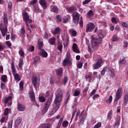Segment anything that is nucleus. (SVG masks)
Segmentation results:
<instances>
[{
	"mask_svg": "<svg viewBox=\"0 0 128 128\" xmlns=\"http://www.w3.org/2000/svg\"><path fill=\"white\" fill-rule=\"evenodd\" d=\"M24 60H23L22 59H20V60H19V64H18V66H19V68L20 69H22V66L24 64Z\"/></svg>",
	"mask_w": 128,
	"mask_h": 128,
	"instance_id": "nucleus-40",
	"label": "nucleus"
},
{
	"mask_svg": "<svg viewBox=\"0 0 128 128\" xmlns=\"http://www.w3.org/2000/svg\"><path fill=\"white\" fill-rule=\"evenodd\" d=\"M50 8L51 9V11L54 13H57L58 11V8L55 5H52Z\"/></svg>",
	"mask_w": 128,
	"mask_h": 128,
	"instance_id": "nucleus-24",
	"label": "nucleus"
},
{
	"mask_svg": "<svg viewBox=\"0 0 128 128\" xmlns=\"http://www.w3.org/2000/svg\"><path fill=\"white\" fill-rule=\"evenodd\" d=\"M40 102H45L46 99L44 96H40L38 98Z\"/></svg>",
	"mask_w": 128,
	"mask_h": 128,
	"instance_id": "nucleus-42",
	"label": "nucleus"
},
{
	"mask_svg": "<svg viewBox=\"0 0 128 128\" xmlns=\"http://www.w3.org/2000/svg\"><path fill=\"white\" fill-rule=\"evenodd\" d=\"M22 15L24 16L23 19L24 21L26 22V26L28 28L30 26L28 25V23L30 24L32 22V19H30V16L28 14V13L26 12H24L22 14Z\"/></svg>",
	"mask_w": 128,
	"mask_h": 128,
	"instance_id": "nucleus-3",
	"label": "nucleus"
},
{
	"mask_svg": "<svg viewBox=\"0 0 128 128\" xmlns=\"http://www.w3.org/2000/svg\"><path fill=\"white\" fill-rule=\"evenodd\" d=\"M128 102V94H126L124 96V104H126L127 102Z\"/></svg>",
	"mask_w": 128,
	"mask_h": 128,
	"instance_id": "nucleus-41",
	"label": "nucleus"
},
{
	"mask_svg": "<svg viewBox=\"0 0 128 128\" xmlns=\"http://www.w3.org/2000/svg\"><path fill=\"white\" fill-rule=\"evenodd\" d=\"M12 98V96H9L8 97H7L6 98H5L4 100V104H8V102Z\"/></svg>",
	"mask_w": 128,
	"mask_h": 128,
	"instance_id": "nucleus-37",
	"label": "nucleus"
},
{
	"mask_svg": "<svg viewBox=\"0 0 128 128\" xmlns=\"http://www.w3.org/2000/svg\"><path fill=\"white\" fill-rule=\"evenodd\" d=\"M30 99L32 102H34L35 100V96H34V91H30Z\"/></svg>",
	"mask_w": 128,
	"mask_h": 128,
	"instance_id": "nucleus-26",
	"label": "nucleus"
},
{
	"mask_svg": "<svg viewBox=\"0 0 128 128\" xmlns=\"http://www.w3.org/2000/svg\"><path fill=\"white\" fill-rule=\"evenodd\" d=\"M55 82V78L52 77L50 78V83L51 84H54Z\"/></svg>",
	"mask_w": 128,
	"mask_h": 128,
	"instance_id": "nucleus-63",
	"label": "nucleus"
},
{
	"mask_svg": "<svg viewBox=\"0 0 128 128\" xmlns=\"http://www.w3.org/2000/svg\"><path fill=\"white\" fill-rule=\"evenodd\" d=\"M14 80L16 81H20L21 80L20 76L18 74H14Z\"/></svg>",
	"mask_w": 128,
	"mask_h": 128,
	"instance_id": "nucleus-32",
	"label": "nucleus"
},
{
	"mask_svg": "<svg viewBox=\"0 0 128 128\" xmlns=\"http://www.w3.org/2000/svg\"><path fill=\"white\" fill-rule=\"evenodd\" d=\"M111 20L112 23H115V24L117 23L116 19L114 17L112 18Z\"/></svg>",
	"mask_w": 128,
	"mask_h": 128,
	"instance_id": "nucleus-64",
	"label": "nucleus"
},
{
	"mask_svg": "<svg viewBox=\"0 0 128 128\" xmlns=\"http://www.w3.org/2000/svg\"><path fill=\"white\" fill-rule=\"evenodd\" d=\"M51 124L49 123H45L40 124L39 128H51Z\"/></svg>",
	"mask_w": 128,
	"mask_h": 128,
	"instance_id": "nucleus-23",
	"label": "nucleus"
},
{
	"mask_svg": "<svg viewBox=\"0 0 128 128\" xmlns=\"http://www.w3.org/2000/svg\"><path fill=\"white\" fill-rule=\"evenodd\" d=\"M104 68H105L106 72H108V74L110 73L112 70L110 67H105Z\"/></svg>",
	"mask_w": 128,
	"mask_h": 128,
	"instance_id": "nucleus-61",
	"label": "nucleus"
},
{
	"mask_svg": "<svg viewBox=\"0 0 128 128\" xmlns=\"http://www.w3.org/2000/svg\"><path fill=\"white\" fill-rule=\"evenodd\" d=\"M122 24L123 28H128V24L126 23V22H122Z\"/></svg>",
	"mask_w": 128,
	"mask_h": 128,
	"instance_id": "nucleus-54",
	"label": "nucleus"
},
{
	"mask_svg": "<svg viewBox=\"0 0 128 128\" xmlns=\"http://www.w3.org/2000/svg\"><path fill=\"white\" fill-rule=\"evenodd\" d=\"M39 54L44 58H47L48 56V52L44 49L40 50Z\"/></svg>",
	"mask_w": 128,
	"mask_h": 128,
	"instance_id": "nucleus-13",
	"label": "nucleus"
},
{
	"mask_svg": "<svg viewBox=\"0 0 128 128\" xmlns=\"http://www.w3.org/2000/svg\"><path fill=\"white\" fill-rule=\"evenodd\" d=\"M56 18L57 19L58 22H60L62 20V16L60 15H57L56 16Z\"/></svg>",
	"mask_w": 128,
	"mask_h": 128,
	"instance_id": "nucleus-49",
	"label": "nucleus"
},
{
	"mask_svg": "<svg viewBox=\"0 0 128 128\" xmlns=\"http://www.w3.org/2000/svg\"><path fill=\"white\" fill-rule=\"evenodd\" d=\"M18 110L20 112H23L26 110V107L24 104H18Z\"/></svg>",
	"mask_w": 128,
	"mask_h": 128,
	"instance_id": "nucleus-20",
	"label": "nucleus"
},
{
	"mask_svg": "<svg viewBox=\"0 0 128 128\" xmlns=\"http://www.w3.org/2000/svg\"><path fill=\"white\" fill-rule=\"evenodd\" d=\"M122 90L121 88H119L118 89L116 94L114 102H117L118 100H120L121 98V96H122Z\"/></svg>",
	"mask_w": 128,
	"mask_h": 128,
	"instance_id": "nucleus-8",
	"label": "nucleus"
},
{
	"mask_svg": "<svg viewBox=\"0 0 128 128\" xmlns=\"http://www.w3.org/2000/svg\"><path fill=\"white\" fill-rule=\"evenodd\" d=\"M120 118H118L116 121V123L114 124V126L118 127L120 125Z\"/></svg>",
	"mask_w": 128,
	"mask_h": 128,
	"instance_id": "nucleus-43",
	"label": "nucleus"
},
{
	"mask_svg": "<svg viewBox=\"0 0 128 128\" xmlns=\"http://www.w3.org/2000/svg\"><path fill=\"white\" fill-rule=\"evenodd\" d=\"M92 72H89L88 75L85 76V78L86 80H88L89 82H90L91 80H92Z\"/></svg>",
	"mask_w": 128,
	"mask_h": 128,
	"instance_id": "nucleus-28",
	"label": "nucleus"
},
{
	"mask_svg": "<svg viewBox=\"0 0 128 128\" xmlns=\"http://www.w3.org/2000/svg\"><path fill=\"white\" fill-rule=\"evenodd\" d=\"M80 94V92L78 90H75L74 92V96H78Z\"/></svg>",
	"mask_w": 128,
	"mask_h": 128,
	"instance_id": "nucleus-58",
	"label": "nucleus"
},
{
	"mask_svg": "<svg viewBox=\"0 0 128 128\" xmlns=\"http://www.w3.org/2000/svg\"><path fill=\"white\" fill-rule=\"evenodd\" d=\"M42 40V38H40L38 40V48L40 50H43L42 48H43L44 43Z\"/></svg>",
	"mask_w": 128,
	"mask_h": 128,
	"instance_id": "nucleus-19",
	"label": "nucleus"
},
{
	"mask_svg": "<svg viewBox=\"0 0 128 128\" xmlns=\"http://www.w3.org/2000/svg\"><path fill=\"white\" fill-rule=\"evenodd\" d=\"M34 10L36 13H38L39 11V8L38 6H34Z\"/></svg>",
	"mask_w": 128,
	"mask_h": 128,
	"instance_id": "nucleus-52",
	"label": "nucleus"
},
{
	"mask_svg": "<svg viewBox=\"0 0 128 128\" xmlns=\"http://www.w3.org/2000/svg\"><path fill=\"white\" fill-rule=\"evenodd\" d=\"M76 6H72L70 7L66 8V10L69 12V13H73L74 11L76 10Z\"/></svg>",
	"mask_w": 128,
	"mask_h": 128,
	"instance_id": "nucleus-12",
	"label": "nucleus"
},
{
	"mask_svg": "<svg viewBox=\"0 0 128 128\" xmlns=\"http://www.w3.org/2000/svg\"><path fill=\"white\" fill-rule=\"evenodd\" d=\"M119 40V38L117 36L114 35L113 37L112 38V41L113 42H115L118 41Z\"/></svg>",
	"mask_w": 128,
	"mask_h": 128,
	"instance_id": "nucleus-44",
	"label": "nucleus"
},
{
	"mask_svg": "<svg viewBox=\"0 0 128 128\" xmlns=\"http://www.w3.org/2000/svg\"><path fill=\"white\" fill-rule=\"evenodd\" d=\"M72 22L74 23L76 26L78 24L80 21V15L77 12H74L73 13L72 16Z\"/></svg>",
	"mask_w": 128,
	"mask_h": 128,
	"instance_id": "nucleus-4",
	"label": "nucleus"
},
{
	"mask_svg": "<svg viewBox=\"0 0 128 128\" xmlns=\"http://www.w3.org/2000/svg\"><path fill=\"white\" fill-rule=\"evenodd\" d=\"M51 36V34L47 32H45L44 36V39L48 40Z\"/></svg>",
	"mask_w": 128,
	"mask_h": 128,
	"instance_id": "nucleus-30",
	"label": "nucleus"
},
{
	"mask_svg": "<svg viewBox=\"0 0 128 128\" xmlns=\"http://www.w3.org/2000/svg\"><path fill=\"white\" fill-rule=\"evenodd\" d=\"M98 39L100 40V42H102L104 38V36L102 34V30H98Z\"/></svg>",
	"mask_w": 128,
	"mask_h": 128,
	"instance_id": "nucleus-11",
	"label": "nucleus"
},
{
	"mask_svg": "<svg viewBox=\"0 0 128 128\" xmlns=\"http://www.w3.org/2000/svg\"><path fill=\"white\" fill-rule=\"evenodd\" d=\"M7 78H8V76L6 75H4L1 76V80L4 82H6Z\"/></svg>",
	"mask_w": 128,
	"mask_h": 128,
	"instance_id": "nucleus-39",
	"label": "nucleus"
},
{
	"mask_svg": "<svg viewBox=\"0 0 128 128\" xmlns=\"http://www.w3.org/2000/svg\"><path fill=\"white\" fill-rule=\"evenodd\" d=\"M72 51L74 52L76 54L80 53V50L78 49V45L76 44V43L72 44Z\"/></svg>",
	"mask_w": 128,
	"mask_h": 128,
	"instance_id": "nucleus-14",
	"label": "nucleus"
},
{
	"mask_svg": "<svg viewBox=\"0 0 128 128\" xmlns=\"http://www.w3.org/2000/svg\"><path fill=\"white\" fill-rule=\"evenodd\" d=\"M54 121H55V118H48L46 120V122H54Z\"/></svg>",
	"mask_w": 128,
	"mask_h": 128,
	"instance_id": "nucleus-51",
	"label": "nucleus"
},
{
	"mask_svg": "<svg viewBox=\"0 0 128 128\" xmlns=\"http://www.w3.org/2000/svg\"><path fill=\"white\" fill-rule=\"evenodd\" d=\"M28 51L29 52H32L34 51V46H31L29 48H28Z\"/></svg>",
	"mask_w": 128,
	"mask_h": 128,
	"instance_id": "nucleus-46",
	"label": "nucleus"
},
{
	"mask_svg": "<svg viewBox=\"0 0 128 128\" xmlns=\"http://www.w3.org/2000/svg\"><path fill=\"white\" fill-rule=\"evenodd\" d=\"M61 32H62L61 28L60 27H57L55 28L54 31H53L52 32V34L54 36H56V35H57V34H60Z\"/></svg>",
	"mask_w": 128,
	"mask_h": 128,
	"instance_id": "nucleus-16",
	"label": "nucleus"
},
{
	"mask_svg": "<svg viewBox=\"0 0 128 128\" xmlns=\"http://www.w3.org/2000/svg\"><path fill=\"white\" fill-rule=\"evenodd\" d=\"M0 30L1 32H7L8 30V25H4V26L0 25Z\"/></svg>",
	"mask_w": 128,
	"mask_h": 128,
	"instance_id": "nucleus-18",
	"label": "nucleus"
},
{
	"mask_svg": "<svg viewBox=\"0 0 128 128\" xmlns=\"http://www.w3.org/2000/svg\"><path fill=\"white\" fill-rule=\"evenodd\" d=\"M78 23H79L80 26V28H82L84 26V22H83L82 19L80 20V22H78Z\"/></svg>",
	"mask_w": 128,
	"mask_h": 128,
	"instance_id": "nucleus-55",
	"label": "nucleus"
},
{
	"mask_svg": "<svg viewBox=\"0 0 128 128\" xmlns=\"http://www.w3.org/2000/svg\"><path fill=\"white\" fill-rule=\"evenodd\" d=\"M70 33H71V34H72V36L73 37H76L77 36L76 31L73 29L70 30Z\"/></svg>",
	"mask_w": 128,
	"mask_h": 128,
	"instance_id": "nucleus-34",
	"label": "nucleus"
},
{
	"mask_svg": "<svg viewBox=\"0 0 128 128\" xmlns=\"http://www.w3.org/2000/svg\"><path fill=\"white\" fill-rule=\"evenodd\" d=\"M8 108H6L4 110V116H8Z\"/></svg>",
	"mask_w": 128,
	"mask_h": 128,
	"instance_id": "nucleus-57",
	"label": "nucleus"
},
{
	"mask_svg": "<svg viewBox=\"0 0 128 128\" xmlns=\"http://www.w3.org/2000/svg\"><path fill=\"white\" fill-rule=\"evenodd\" d=\"M32 82L34 85V86L36 88H39L40 83L38 82V80L37 78L35 76H34L32 78Z\"/></svg>",
	"mask_w": 128,
	"mask_h": 128,
	"instance_id": "nucleus-9",
	"label": "nucleus"
},
{
	"mask_svg": "<svg viewBox=\"0 0 128 128\" xmlns=\"http://www.w3.org/2000/svg\"><path fill=\"white\" fill-rule=\"evenodd\" d=\"M22 121V118L21 117H18L17 118V119L14 122V128H18V126Z\"/></svg>",
	"mask_w": 128,
	"mask_h": 128,
	"instance_id": "nucleus-10",
	"label": "nucleus"
},
{
	"mask_svg": "<svg viewBox=\"0 0 128 128\" xmlns=\"http://www.w3.org/2000/svg\"><path fill=\"white\" fill-rule=\"evenodd\" d=\"M56 38L54 37H52L48 40V42L50 44L54 46L56 44Z\"/></svg>",
	"mask_w": 128,
	"mask_h": 128,
	"instance_id": "nucleus-21",
	"label": "nucleus"
},
{
	"mask_svg": "<svg viewBox=\"0 0 128 128\" xmlns=\"http://www.w3.org/2000/svg\"><path fill=\"white\" fill-rule=\"evenodd\" d=\"M24 83L22 81L20 82V84H19V86L20 88V89L21 90H23L24 88Z\"/></svg>",
	"mask_w": 128,
	"mask_h": 128,
	"instance_id": "nucleus-47",
	"label": "nucleus"
},
{
	"mask_svg": "<svg viewBox=\"0 0 128 128\" xmlns=\"http://www.w3.org/2000/svg\"><path fill=\"white\" fill-rule=\"evenodd\" d=\"M56 98L54 100V108L49 112V115L52 116L54 115L60 108V106L62 102L63 94L62 90L60 88L58 89L55 92Z\"/></svg>",
	"mask_w": 128,
	"mask_h": 128,
	"instance_id": "nucleus-1",
	"label": "nucleus"
},
{
	"mask_svg": "<svg viewBox=\"0 0 128 128\" xmlns=\"http://www.w3.org/2000/svg\"><path fill=\"white\" fill-rule=\"evenodd\" d=\"M113 112L112 110H110L107 115V120H110L112 118Z\"/></svg>",
	"mask_w": 128,
	"mask_h": 128,
	"instance_id": "nucleus-27",
	"label": "nucleus"
},
{
	"mask_svg": "<svg viewBox=\"0 0 128 128\" xmlns=\"http://www.w3.org/2000/svg\"><path fill=\"white\" fill-rule=\"evenodd\" d=\"M112 100V96H110L108 99L106 100V102H108V104H110Z\"/></svg>",
	"mask_w": 128,
	"mask_h": 128,
	"instance_id": "nucleus-53",
	"label": "nucleus"
},
{
	"mask_svg": "<svg viewBox=\"0 0 128 128\" xmlns=\"http://www.w3.org/2000/svg\"><path fill=\"white\" fill-rule=\"evenodd\" d=\"M67 64H72V62L70 60L66 58L64 60V66H66Z\"/></svg>",
	"mask_w": 128,
	"mask_h": 128,
	"instance_id": "nucleus-31",
	"label": "nucleus"
},
{
	"mask_svg": "<svg viewBox=\"0 0 128 128\" xmlns=\"http://www.w3.org/2000/svg\"><path fill=\"white\" fill-rule=\"evenodd\" d=\"M102 126V123L98 122L94 127V128H100Z\"/></svg>",
	"mask_w": 128,
	"mask_h": 128,
	"instance_id": "nucleus-50",
	"label": "nucleus"
},
{
	"mask_svg": "<svg viewBox=\"0 0 128 128\" xmlns=\"http://www.w3.org/2000/svg\"><path fill=\"white\" fill-rule=\"evenodd\" d=\"M53 96H51L50 98H49L46 102V104L44 105V108L42 111V114L44 115L46 113L48 112L52 102V98Z\"/></svg>",
	"mask_w": 128,
	"mask_h": 128,
	"instance_id": "nucleus-2",
	"label": "nucleus"
},
{
	"mask_svg": "<svg viewBox=\"0 0 128 128\" xmlns=\"http://www.w3.org/2000/svg\"><path fill=\"white\" fill-rule=\"evenodd\" d=\"M7 13L4 12L3 14V21L4 26H8V19L7 18Z\"/></svg>",
	"mask_w": 128,
	"mask_h": 128,
	"instance_id": "nucleus-17",
	"label": "nucleus"
},
{
	"mask_svg": "<svg viewBox=\"0 0 128 128\" xmlns=\"http://www.w3.org/2000/svg\"><path fill=\"white\" fill-rule=\"evenodd\" d=\"M94 15V12L92 10H90L86 14V16L88 17H92Z\"/></svg>",
	"mask_w": 128,
	"mask_h": 128,
	"instance_id": "nucleus-36",
	"label": "nucleus"
},
{
	"mask_svg": "<svg viewBox=\"0 0 128 128\" xmlns=\"http://www.w3.org/2000/svg\"><path fill=\"white\" fill-rule=\"evenodd\" d=\"M12 7V2H8V8L11 9Z\"/></svg>",
	"mask_w": 128,
	"mask_h": 128,
	"instance_id": "nucleus-56",
	"label": "nucleus"
},
{
	"mask_svg": "<svg viewBox=\"0 0 128 128\" xmlns=\"http://www.w3.org/2000/svg\"><path fill=\"white\" fill-rule=\"evenodd\" d=\"M96 26L94 23L90 22L86 25V32H91L95 28Z\"/></svg>",
	"mask_w": 128,
	"mask_h": 128,
	"instance_id": "nucleus-6",
	"label": "nucleus"
},
{
	"mask_svg": "<svg viewBox=\"0 0 128 128\" xmlns=\"http://www.w3.org/2000/svg\"><path fill=\"white\" fill-rule=\"evenodd\" d=\"M101 42H102L101 40H100L99 39H98V38H94V36H92V40H91V44H92L91 47L98 46Z\"/></svg>",
	"mask_w": 128,
	"mask_h": 128,
	"instance_id": "nucleus-5",
	"label": "nucleus"
},
{
	"mask_svg": "<svg viewBox=\"0 0 128 128\" xmlns=\"http://www.w3.org/2000/svg\"><path fill=\"white\" fill-rule=\"evenodd\" d=\"M10 67H11V70H12V73L13 75H14V74H16V67H15V64L14 62H12L10 64Z\"/></svg>",
	"mask_w": 128,
	"mask_h": 128,
	"instance_id": "nucleus-22",
	"label": "nucleus"
},
{
	"mask_svg": "<svg viewBox=\"0 0 128 128\" xmlns=\"http://www.w3.org/2000/svg\"><path fill=\"white\" fill-rule=\"evenodd\" d=\"M63 120H64L63 118H61L59 120V122L56 126V128H60V126L62 125Z\"/></svg>",
	"mask_w": 128,
	"mask_h": 128,
	"instance_id": "nucleus-35",
	"label": "nucleus"
},
{
	"mask_svg": "<svg viewBox=\"0 0 128 128\" xmlns=\"http://www.w3.org/2000/svg\"><path fill=\"white\" fill-rule=\"evenodd\" d=\"M39 3L44 10H46L48 6L46 0H40Z\"/></svg>",
	"mask_w": 128,
	"mask_h": 128,
	"instance_id": "nucleus-15",
	"label": "nucleus"
},
{
	"mask_svg": "<svg viewBox=\"0 0 128 128\" xmlns=\"http://www.w3.org/2000/svg\"><path fill=\"white\" fill-rule=\"evenodd\" d=\"M13 124V120H10L8 121V128H12Z\"/></svg>",
	"mask_w": 128,
	"mask_h": 128,
	"instance_id": "nucleus-48",
	"label": "nucleus"
},
{
	"mask_svg": "<svg viewBox=\"0 0 128 128\" xmlns=\"http://www.w3.org/2000/svg\"><path fill=\"white\" fill-rule=\"evenodd\" d=\"M6 84L2 82L0 84V88L2 90H4L6 88Z\"/></svg>",
	"mask_w": 128,
	"mask_h": 128,
	"instance_id": "nucleus-62",
	"label": "nucleus"
},
{
	"mask_svg": "<svg viewBox=\"0 0 128 128\" xmlns=\"http://www.w3.org/2000/svg\"><path fill=\"white\" fill-rule=\"evenodd\" d=\"M71 92L70 90H68L67 92L66 93V98H70V96Z\"/></svg>",
	"mask_w": 128,
	"mask_h": 128,
	"instance_id": "nucleus-59",
	"label": "nucleus"
},
{
	"mask_svg": "<svg viewBox=\"0 0 128 128\" xmlns=\"http://www.w3.org/2000/svg\"><path fill=\"white\" fill-rule=\"evenodd\" d=\"M90 2H91V0H85L84 2H82V4L83 5L87 4Z\"/></svg>",
	"mask_w": 128,
	"mask_h": 128,
	"instance_id": "nucleus-60",
	"label": "nucleus"
},
{
	"mask_svg": "<svg viewBox=\"0 0 128 128\" xmlns=\"http://www.w3.org/2000/svg\"><path fill=\"white\" fill-rule=\"evenodd\" d=\"M56 73L58 74L59 76H61L62 75L63 70L62 68H60L56 70Z\"/></svg>",
	"mask_w": 128,
	"mask_h": 128,
	"instance_id": "nucleus-29",
	"label": "nucleus"
},
{
	"mask_svg": "<svg viewBox=\"0 0 128 128\" xmlns=\"http://www.w3.org/2000/svg\"><path fill=\"white\" fill-rule=\"evenodd\" d=\"M58 47H57V49L60 52H62V48H63V45L62 44V42L58 41Z\"/></svg>",
	"mask_w": 128,
	"mask_h": 128,
	"instance_id": "nucleus-25",
	"label": "nucleus"
},
{
	"mask_svg": "<svg viewBox=\"0 0 128 128\" xmlns=\"http://www.w3.org/2000/svg\"><path fill=\"white\" fill-rule=\"evenodd\" d=\"M40 58L39 56H36L34 58V63L36 64V63L38 62H40Z\"/></svg>",
	"mask_w": 128,
	"mask_h": 128,
	"instance_id": "nucleus-38",
	"label": "nucleus"
},
{
	"mask_svg": "<svg viewBox=\"0 0 128 128\" xmlns=\"http://www.w3.org/2000/svg\"><path fill=\"white\" fill-rule=\"evenodd\" d=\"M18 54L21 57H22V58L25 57V52H24L22 48H20L18 52Z\"/></svg>",
	"mask_w": 128,
	"mask_h": 128,
	"instance_id": "nucleus-33",
	"label": "nucleus"
},
{
	"mask_svg": "<svg viewBox=\"0 0 128 128\" xmlns=\"http://www.w3.org/2000/svg\"><path fill=\"white\" fill-rule=\"evenodd\" d=\"M68 122L67 120H64V122H62V126L64 128H66L68 126Z\"/></svg>",
	"mask_w": 128,
	"mask_h": 128,
	"instance_id": "nucleus-45",
	"label": "nucleus"
},
{
	"mask_svg": "<svg viewBox=\"0 0 128 128\" xmlns=\"http://www.w3.org/2000/svg\"><path fill=\"white\" fill-rule=\"evenodd\" d=\"M102 58H98L96 64H94L92 66L94 70H97L102 67Z\"/></svg>",
	"mask_w": 128,
	"mask_h": 128,
	"instance_id": "nucleus-7",
	"label": "nucleus"
}]
</instances>
